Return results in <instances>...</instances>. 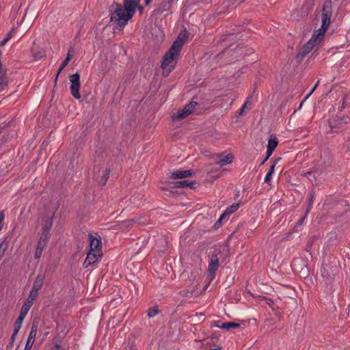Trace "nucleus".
I'll return each instance as SVG.
<instances>
[{
    "label": "nucleus",
    "mask_w": 350,
    "mask_h": 350,
    "mask_svg": "<svg viewBox=\"0 0 350 350\" xmlns=\"http://www.w3.org/2000/svg\"><path fill=\"white\" fill-rule=\"evenodd\" d=\"M301 176H306L313 183L316 184L317 181V176L315 175V172L314 170H310L307 172H305L304 174H302Z\"/></svg>",
    "instance_id": "29"
},
{
    "label": "nucleus",
    "mask_w": 350,
    "mask_h": 350,
    "mask_svg": "<svg viewBox=\"0 0 350 350\" xmlns=\"http://www.w3.org/2000/svg\"><path fill=\"white\" fill-rule=\"evenodd\" d=\"M18 331H16V330H14L13 334H12V336H11V338H10V340H11V342H12H12H14V340H15V338H16V335H17V334H18Z\"/></svg>",
    "instance_id": "48"
},
{
    "label": "nucleus",
    "mask_w": 350,
    "mask_h": 350,
    "mask_svg": "<svg viewBox=\"0 0 350 350\" xmlns=\"http://www.w3.org/2000/svg\"><path fill=\"white\" fill-rule=\"evenodd\" d=\"M172 188H186L190 187L195 189L197 185L196 181H190L188 180H178L171 183Z\"/></svg>",
    "instance_id": "13"
},
{
    "label": "nucleus",
    "mask_w": 350,
    "mask_h": 350,
    "mask_svg": "<svg viewBox=\"0 0 350 350\" xmlns=\"http://www.w3.org/2000/svg\"><path fill=\"white\" fill-rule=\"evenodd\" d=\"M331 17L332 15H329L327 14H321V21L323 24V29H328L330 23H331Z\"/></svg>",
    "instance_id": "23"
},
{
    "label": "nucleus",
    "mask_w": 350,
    "mask_h": 350,
    "mask_svg": "<svg viewBox=\"0 0 350 350\" xmlns=\"http://www.w3.org/2000/svg\"><path fill=\"white\" fill-rule=\"evenodd\" d=\"M225 219H221V215L220 216L219 219L215 223L213 228L216 230L218 229L221 226V222Z\"/></svg>",
    "instance_id": "39"
},
{
    "label": "nucleus",
    "mask_w": 350,
    "mask_h": 350,
    "mask_svg": "<svg viewBox=\"0 0 350 350\" xmlns=\"http://www.w3.org/2000/svg\"><path fill=\"white\" fill-rule=\"evenodd\" d=\"M140 0H123V4L113 1L109 6L110 21L117 23L120 27H124L133 18L136 7Z\"/></svg>",
    "instance_id": "1"
},
{
    "label": "nucleus",
    "mask_w": 350,
    "mask_h": 350,
    "mask_svg": "<svg viewBox=\"0 0 350 350\" xmlns=\"http://www.w3.org/2000/svg\"><path fill=\"white\" fill-rule=\"evenodd\" d=\"M327 30V29H325H325H323V24H322L321 28L319 29L318 30L315 31L314 32V33L312 34V37L314 38V39L319 42L320 40L323 38V37L325 35Z\"/></svg>",
    "instance_id": "20"
},
{
    "label": "nucleus",
    "mask_w": 350,
    "mask_h": 350,
    "mask_svg": "<svg viewBox=\"0 0 350 350\" xmlns=\"http://www.w3.org/2000/svg\"><path fill=\"white\" fill-rule=\"evenodd\" d=\"M15 31V28H12L5 38L0 42V47L3 46L12 37V33Z\"/></svg>",
    "instance_id": "32"
},
{
    "label": "nucleus",
    "mask_w": 350,
    "mask_h": 350,
    "mask_svg": "<svg viewBox=\"0 0 350 350\" xmlns=\"http://www.w3.org/2000/svg\"><path fill=\"white\" fill-rule=\"evenodd\" d=\"M347 95H343L342 96V106H341V108H340V111H342L345 107V103H346V101H347Z\"/></svg>",
    "instance_id": "44"
},
{
    "label": "nucleus",
    "mask_w": 350,
    "mask_h": 350,
    "mask_svg": "<svg viewBox=\"0 0 350 350\" xmlns=\"http://www.w3.org/2000/svg\"><path fill=\"white\" fill-rule=\"evenodd\" d=\"M110 174V170L109 169H105L101 178L99 180V184L101 187L105 186L107 183L108 178L109 177Z\"/></svg>",
    "instance_id": "28"
},
{
    "label": "nucleus",
    "mask_w": 350,
    "mask_h": 350,
    "mask_svg": "<svg viewBox=\"0 0 350 350\" xmlns=\"http://www.w3.org/2000/svg\"><path fill=\"white\" fill-rule=\"evenodd\" d=\"M103 254L100 252H92L89 250L87 254V257L83 263V267L87 268L90 266L94 265L102 257Z\"/></svg>",
    "instance_id": "8"
},
{
    "label": "nucleus",
    "mask_w": 350,
    "mask_h": 350,
    "mask_svg": "<svg viewBox=\"0 0 350 350\" xmlns=\"http://www.w3.org/2000/svg\"><path fill=\"white\" fill-rule=\"evenodd\" d=\"M38 292L36 291H33V290H31L30 291V293L27 299V301H29V303L31 304H33V301L34 300L36 299V297H38Z\"/></svg>",
    "instance_id": "33"
},
{
    "label": "nucleus",
    "mask_w": 350,
    "mask_h": 350,
    "mask_svg": "<svg viewBox=\"0 0 350 350\" xmlns=\"http://www.w3.org/2000/svg\"><path fill=\"white\" fill-rule=\"evenodd\" d=\"M306 215H307V213H306L305 215H304V216H303L302 217H301V218L298 220V221H297V224H296V226H301V225L303 224L304 221L305 220V219H306Z\"/></svg>",
    "instance_id": "43"
},
{
    "label": "nucleus",
    "mask_w": 350,
    "mask_h": 350,
    "mask_svg": "<svg viewBox=\"0 0 350 350\" xmlns=\"http://www.w3.org/2000/svg\"><path fill=\"white\" fill-rule=\"evenodd\" d=\"M9 240L8 237H5L4 240L0 243V248L6 251L8 247Z\"/></svg>",
    "instance_id": "37"
},
{
    "label": "nucleus",
    "mask_w": 350,
    "mask_h": 350,
    "mask_svg": "<svg viewBox=\"0 0 350 350\" xmlns=\"http://www.w3.org/2000/svg\"><path fill=\"white\" fill-rule=\"evenodd\" d=\"M324 163L325 164L326 166L330 165L332 163V159L329 157L327 161H324Z\"/></svg>",
    "instance_id": "56"
},
{
    "label": "nucleus",
    "mask_w": 350,
    "mask_h": 350,
    "mask_svg": "<svg viewBox=\"0 0 350 350\" xmlns=\"http://www.w3.org/2000/svg\"><path fill=\"white\" fill-rule=\"evenodd\" d=\"M72 53H73V50L72 48H70L68 50V52L67 53L66 59L63 61V62L62 63L61 66H59V68L57 72V74H56V76H55V78L54 80V87H55L57 85V79H58V77H59V74L64 70V68L68 65V64L69 63L70 59L72 58V57H73Z\"/></svg>",
    "instance_id": "12"
},
{
    "label": "nucleus",
    "mask_w": 350,
    "mask_h": 350,
    "mask_svg": "<svg viewBox=\"0 0 350 350\" xmlns=\"http://www.w3.org/2000/svg\"><path fill=\"white\" fill-rule=\"evenodd\" d=\"M3 224H1L0 223V231L1 230V229L3 228Z\"/></svg>",
    "instance_id": "62"
},
{
    "label": "nucleus",
    "mask_w": 350,
    "mask_h": 350,
    "mask_svg": "<svg viewBox=\"0 0 350 350\" xmlns=\"http://www.w3.org/2000/svg\"><path fill=\"white\" fill-rule=\"evenodd\" d=\"M278 144V138L275 135H271L268 140L267 147L275 150Z\"/></svg>",
    "instance_id": "24"
},
{
    "label": "nucleus",
    "mask_w": 350,
    "mask_h": 350,
    "mask_svg": "<svg viewBox=\"0 0 350 350\" xmlns=\"http://www.w3.org/2000/svg\"><path fill=\"white\" fill-rule=\"evenodd\" d=\"M70 84V93L72 96L76 99L81 98L80 94V88H81V82H80V75L78 72L71 75L69 77Z\"/></svg>",
    "instance_id": "5"
},
{
    "label": "nucleus",
    "mask_w": 350,
    "mask_h": 350,
    "mask_svg": "<svg viewBox=\"0 0 350 350\" xmlns=\"http://www.w3.org/2000/svg\"><path fill=\"white\" fill-rule=\"evenodd\" d=\"M234 34V33H227L226 35H223L222 41H225V40H228V37H229L230 36H233Z\"/></svg>",
    "instance_id": "51"
},
{
    "label": "nucleus",
    "mask_w": 350,
    "mask_h": 350,
    "mask_svg": "<svg viewBox=\"0 0 350 350\" xmlns=\"http://www.w3.org/2000/svg\"><path fill=\"white\" fill-rule=\"evenodd\" d=\"M32 305V303L30 304L29 301H25L22 306L20 314L25 317Z\"/></svg>",
    "instance_id": "26"
},
{
    "label": "nucleus",
    "mask_w": 350,
    "mask_h": 350,
    "mask_svg": "<svg viewBox=\"0 0 350 350\" xmlns=\"http://www.w3.org/2000/svg\"><path fill=\"white\" fill-rule=\"evenodd\" d=\"M180 53V51L175 49L173 50L172 46L166 52L161 66L163 70V74L164 76H167L175 68Z\"/></svg>",
    "instance_id": "2"
},
{
    "label": "nucleus",
    "mask_w": 350,
    "mask_h": 350,
    "mask_svg": "<svg viewBox=\"0 0 350 350\" xmlns=\"http://www.w3.org/2000/svg\"><path fill=\"white\" fill-rule=\"evenodd\" d=\"M5 217V215L3 213V211L0 212V223L3 224V219Z\"/></svg>",
    "instance_id": "54"
},
{
    "label": "nucleus",
    "mask_w": 350,
    "mask_h": 350,
    "mask_svg": "<svg viewBox=\"0 0 350 350\" xmlns=\"http://www.w3.org/2000/svg\"><path fill=\"white\" fill-rule=\"evenodd\" d=\"M5 217V215L3 213V211L0 212V223L3 224V219Z\"/></svg>",
    "instance_id": "53"
},
{
    "label": "nucleus",
    "mask_w": 350,
    "mask_h": 350,
    "mask_svg": "<svg viewBox=\"0 0 350 350\" xmlns=\"http://www.w3.org/2000/svg\"><path fill=\"white\" fill-rule=\"evenodd\" d=\"M322 14L332 15V3L331 0H326L322 8Z\"/></svg>",
    "instance_id": "19"
},
{
    "label": "nucleus",
    "mask_w": 350,
    "mask_h": 350,
    "mask_svg": "<svg viewBox=\"0 0 350 350\" xmlns=\"http://www.w3.org/2000/svg\"><path fill=\"white\" fill-rule=\"evenodd\" d=\"M321 275L324 278H332L336 274V269H333V267L330 264H325L321 269Z\"/></svg>",
    "instance_id": "15"
},
{
    "label": "nucleus",
    "mask_w": 350,
    "mask_h": 350,
    "mask_svg": "<svg viewBox=\"0 0 350 350\" xmlns=\"http://www.w3.org/2000/svg\"><path fill=\"white\" fill-rule=\"evenodd\" d=\"M53 217L50 216L43 220L42 232L38 239L37 244L45 247L51 238V230L53 226Z\"/></svg>",
    "instance_id": "3"
},
{
    "label": "nucleus",
    "mask_w": 350,
    "mask_h": 350,
    "mask_svg": "<svg viewBox=\"0 0 350 350\" xmlns=\"http://www.w3.org/2000/svg\"><path fill=\"white\" fill-rule=\"evenodd\" d=\"M221 254V251L218 249L214 250L209 255L210 261L208 263V272L211 275H214L215 271L219 267V258L218 255Z\"/></svg>",
    "instance_id": "6"
},
{
    "label": "nucleus",
    "mask_w": 350,
    "mask_h": 350,
    "mask_svg": "<svg viewBox=\"0 0 350 350\" xmlns=\"http://www.w3.org/2000/svg\"><path fill=\"white\" fill-rule=\"evenodd\" d=\"M195 174L193 170H176L171 172L170 178L171 179H183L187 177H191Z\"/></svg>",
    "instance_id": "11"
},
{
    "label": "nucleus",
    "mask_w": 350,
    "mask_h": 350,
    "mask_svg": "<svg viewBox=\"0 0 350 350\" xmlns=\"http://www.w3.org/2000/svg\"><path fill=\"white\" fill-rule=\"evenodd\" d=\"M188 38V31L185 29L182 30L179 34L178 35L177 39L173 42L172 49H174L178 50L180 52L183 45Z\"/></svg>",
    "instance_id": "9"
},
{
    "label": "nucleus",
    "mask_w": 350,
    "mask_h": 350,
    "mask_svg": "<svg viewBox=\"0 0 350 350\" xmlns=\"http://www.w3.org/2000/svg\"><path fill=\"white\" fill-rule=\"evenodd\" d=\"M145 218L144 217H139L137 219H133V221H135L136 222H137L138 224H144L146 222V219H144Z\"/></svg>",
    "instance_id": "42"
},
{
    "label": "nucleus",
    "mask_w": 350,
    "mask_h": 350,
    "mask_svg": "<svg viewBox=\"0 0 350 350\" xmlns=\"http://www.w3.org/2000/svg\"><path fill=\"white\" fill-rule=\"evenodd\" d=\"M267 160H265V158L264 159H262V161H261V163H260V165H264V163L267 161Z\"/></svg>",
    "instance_id": "59"
},
{
    "label": "nucleus",
    "mask_w": 350,
    "mask_h": 350,
    "mask_svg": "<svg viewBox=\"0 0 350 350\" xmlns=\"http://www.w3.org/2000/svg\"><path fill=\"white\" fill-rule=\"evenodd\" d=\"M204 316V314L200 313V317H202Z\"/></svg>",
    "instance_id": "64"
},
{
    "label": "nucleus",
    "mask_w": 350,
    "mask_h": 350,
    "mask_svg": "<svg viewBox=\"0 0 350 350\" xmlns=\"http://www.w3.org/2000/svg\"><path fill=\"white\" fill-rule=\"evenodd\" d=\"M172 3H169L168 0L163 1V2L160 4V8H159L160 12L162 13V12H163L164 11H166V10H167L168 9H170V5H171Z\"/></svg>",
    "instance_id": "35"
},
{
    "label": "nucleus",
    "mask_w": 350,
    "mask_h": 350,
    "mask_svg": "<svg viewBox=\"0 0 350 350\" xmlns=\"http://www.w3.org/2000/svg\"><path fill=\"white\" fill-rule=\"evenodd\" d=\"M273 151L274 150L267 147L265 160H268V159L271 156Z\"/></svg>",
    "instance_id": "40"
},
{
    "label": "nucleus",
    "mask_w": 350,
    "mask_h": 350,
    "mask_svg": "<svg viewBox=\"0 0 350 350\" xmlns=\"http://www.w3.org/2000/svg\"><path fill=\"white\" fill-rule=\"evenodd\" d=\"M38 323H39V319H34L33 320V322H32V324H31V330H30L29 336H28L27 340V342H29V343L33 344V342H34V340H35V338L36 336V333H37V330H38Z\"/></svg>",
    "instance_id": "16"
},
{
    "label": "nucleus",
    "mask_w": 350,
    "mask_h": 350,
    "mask_svg": "<svg viewBox=\"0 0 350 350\" xmlns=\"http://www.w3.org/2000/svg\"><path fill=\"white\" fill-rule=\"evenodd\" d=\"M319 42L311 37V38L302 46V49L309 53Z\"/></svg>",
    "instance_id": "18"
},
{
    "label": "nucleus",
    "mask_w": 350,
    "mask_h": 350,
    "mask_svg": "<svg viewBox=\"0 0 350 350\" xmlns=\"http://www.w3.org/2000/svg\"><path fill=\"white\" fill-rule=\"evenodd\" d=\"M198 104L196 102L191 101L189 104L185 105V107L183 109L178 110L176 113H174L172 116V120L174 122L180 121L185 118H187L189 114H191L195 107Z\"/></svg>",
    "instance_id": "4"
},
{
    "label": "nucleus",
    "mask_w": 350,
    "mask_h": 350,
    "mask_svg": "<svg viewBox=\"0 0 350 350\" xmlns=\"http://www.w3.org/2000/svg\"><path fill=\"white\" fill-rule=\"evenodd\" d=\"M90 250L92 252H100L102 248L101 238L100 236L96 237L92 234H89Z\"/></svg>",
    "instance_id": "10"
},
{
    "label": "nucleus",
    "mask_w": 350,
    "mask_h": 350,
    "mask_svg": "<svg viewBox=\"0 0 350 350\" xmlns=\"http://www.w3.org/2000/svg\"><path fill=\"white\" fill-rule=\"evenodd\" d=\"M43 277L41 275H38L33 283L32 290L36 291L38 292V291L41 288L42 284H43Z\"/></svg>",
    "instance_id": "21"
},
{
    "label": "nucleus",
    "mask_w": 350,
    "mask_h": 350,
    "mask_svg": "<svg viewBox=\"0 0 350 350\" xmlns=\"http://www.w3.org/2000/svg\"><path fill=\"white\" fill-rule=\"evenodd\" d=\"M250 96H249L246 101L244 103L242 107H243V108H246L247 107L248 105H252V103L250 101Z\"/></svg>",
    "instance_id": "50"
},
{
    "label": "nucleus",
    "mask_w": 350,
    "mask_h": 350,
    "mask_svg": "<svg viewBox=\"0 0 350 350\" xmlns=\"http://www.w3.org/2000/svg\"><path fill=\"white\" fill-rule=\"evenodd\" d=\"M349 118L347 116L338 117L336 116L329 123V131L327 133H338L340 129L339 125L348 122Z\"/></svg>",
    "instance_id": "7"
},
{
    "label": "nucleus",
    "mask_w": 350,
    "mask_h": 350,
    "mask_svg": "<svg viewBox=\"0 0 350 350\" xmlns=\"http://www.w3.org/2000/svg\"><path fill=\"white\" fill-rule=\"evenodd\" d=\"M239 207V203H234L231 206H228L226 210L221 214V219L228 218L231 214L234 213Z\"/></svg>",
    "instance_id": "17"
},
{
    "label": "nucleus",
    "mask_w": 350,
    "mask_h": 350,
    "mask_svg": "<svg viewBox=\"0 0 350 350\" xmlns=\"http://www.w3.org/2000/svg\"><path fill=\"white\" fill-rule=\"evenodd\" d=\"M32 346H33V344L29 343V342H26L24 350H31L32 348Z\"/></svg>",
    "instance_id": "49"
},
{
    "label": "nucleus",
    "mask_w": 350,
    "mask_h": 350,
    "mask_svg": "<svg viewBox=\"0 0 350 350\" xmlns=\"http://www.w3.org/2000/svg\"><path fill=\"white\" fill-rule=\"evenodd\" d=\"M144 1L146 5H148L152 1V0H144Z\"/></svg>",
    "instance_id": "61"
},
{
    "label": "nucleus",
    "mask_w": 350,
    "mask_h": 350,
    "mask_svg": "<svg viewBox=\"0 0 350 350\" xmlns=\"http://www.w3.org/2000/svg\"><path fill=\"white\" fill-rule=\"evenodd\" d=\"M314 196V193H310V195L309 204H308V208H307V209L306 211V213H308L310 211V208H311L312 204L313 203Z\"/></svg>",
    "instance_id": "38"
},
{
    "label": "nucleus",
    "mask_w": 350,
    "mask_h": 350,
    "mask_svg": "<svg viewBox=\"0 0 350 350\" xmlns=\"http://www.w3.org/2000/svg\"><path fill=\"white\" fill-rule=\"evenodd\" d=\"M240 327V324L235 322H226L221 325L220 328L223 329L229 330L233 328H238Z\"/></svg>",
    "instance_id": "25"
},
{
    "label": "nucleus",
    "mask_w": 350,
    "mask_h": 350,
    "mask_svg": "<svg viewBox=\"0 0 350 350\" xmlns=\"http://www.w3.org/2000/svg\"><path fill=\"white\" fill-rule=\"evenodd\" d=\"M5 251L0 248V260L3 257Z\"/></svg>",
    "instance_id": "57"
},
{
    "label": "nucleus",
    "mask_w": 350,
    "mask_h": 350,
    "mask_svg": "<svg viewBox=\"0 0 350 350\" xmlns=\"http://www.w3.org/2000/svg\"><path fill=\"white\" fill-rule=\"evenodd\" d=\"M276 161H274L273 163V164L271 165L268 172L267 173L266 176H265V182L268 183L271 179V176L273 175V174L274 173V171H275V165H276Z\"/></svg>",
    "instance_id": "27"
},
{
    "label": "nucleus",
    "mask_w": 350,
    "mask_h": 350,
    "mask_svg": "<svg viewBox=\"0 0 350 350\" xmlns=\"http://www.w3.org/2000/svg\"><path fill=\"white\" fill-rule=\"evenodd\" d=\"M234 157L231 154H228L223 157L219 161L218 163L220 166H224L227 164L231 163L233 161Z\"/></svg>",
    "instance_id": "22"
},
{
    "label": "nucleus",
    "mask_w": 350,
    "mask_h": 350,
    "mask_svg": "<svg viewBox=\"0 0 350 350\" xmlns=\"http://www.w3.org/2000/svg\"><path fill=\"white\" fill-rule=\"evenodd\" d=\"M54 349L56 350H64V349L61 348V341L56 342L54 345Z\"/></svg>",
    "instance_id": "46"
},
{
    "label": "nucleus",
    "mask_w": 350,
    "mask_h": 350,
    "mask_svg": "<svg viewBox=\"0 0 350 350\" xmlns=\"http://www.w3.org/2000/svg\"><path fill=\"white\" fill-rule=\"evenodd\" d=\"M138 10L140 14H142L144 12V8L138 3L137 7H136V10Z\"/></svg>",
    "instance_id": "52"
},
{
    "label": "nucleus",
    "mask_w": 350,
    "mask_h": 350,
    "mask_svg": "<svg viewBox=\"0 0 350 350\" xmlns=\"http://www.w3.org/2000/svg\"><path fill=\"white\" fill-rule=\"evenodd\" d=\"M319 83V81H318L317 82V83L315 84V85L313 87L312 90H311V92L306 96L305 99H307L313 92L314 91L316 90V88H317L318 85Z\"/></svg>",
    "instance_id": "45"
},
{
    "label": "nucleus",
    "mask_w": 350,
    "mask_h": 350,
    "mask_svg": "<svg viewBox=\"0 0 350 350\" xmlns=\"http://www.w3.org/2000/svg\"><path fill=\"white\" fill-rule=\"evenodd\" d=\"M169 3H173L174 0H168Z\"/></svg>",
    "instance_id": "63"
},
{
    "label": "nucleus",
    "mask_w": 350,
    "mask_h": 350,
    "mask_svg": "<svg viewBox=\"0 0 350 350\" xmlns=\"http://www.w3.org/2000/svg\"><path fill=\"white\" fill-rule=\"evenodd\" d=\"M159 313V309L157 306L150 308L148 310V316L150 318L154 317Z\"/></svg>",
    "instance_id": "36"
},
{
    "label": "nucleus",
    "mask_w": 350,
    "mask_h": 350,
    "mask_svg": "<svg viewBox=\"0 0 350 350\" xmlns=\"http://www.w3.org/2000/svg\"><path fill=\"white\" fill-rule=\"evenodd\" d=\"M273 151L274 150L267 147L265 160H268V159L271 156Z\"/></svg>",
    "instance_id": "41"
},
{
    "label": "nucleus",
    "mask_w": 350,
    "mask_h": 350,
    "mask_svg": "<svg viewBox=\"0 0 350 350\" xmlns=\"http://www.w3.org/2000/svg\"><path fill=\"white\" fill-rule=\"evenodd\" d=\"M221 347L219 346V347H217V348L211 349L210 350H221Z\"/></svg>",
    "instance_id": "60"
},
{
    "label": "nucleus",
    "mask_w": 350,
    "mask_h": 350,
    "mask_svg": "<svg viewBox=\"0 0 350 350\" xmlns=\"http://www.w3.org/2000/svg\"><path fill=\"white\" fill-rule=\"evenodd\" d=\"M25 318V317L24 316L19 314V316L16 319V322L14 323V330H16V331L19 332V330L21 327V325H22Z\"/></svg>",
    "instance_id": "31"
},
{
    "label": "nucleus",
    "mask_w": 350,
    "mask_h": 350,
    "mask_svg": "<svg viewBox=\"0 0 350 350\" xmlns=\"http://www.w3.org/2000/svg\"><path fill=\"white\" fill-rule=\"evenodd\" d=\"M308 54V53H306L305 51L301 49L300 51L297 54L295 58V60L296 61L297 64H299Z\"/></svg>",
    "instance_id": "30"
},
{
    "label": "nucleus",
    "mask_w": 350,
    "mask_h": 350,
    "mask_svg": "<svg viewBox=\"0 0 350 350\" xmlns=\"http://www.w3.org/2000/svg\"><path fill=\"white\" fill-rule=\"evenodd\" d=\"M31 51L35 60L40 59V58L45 56V51L35 41L33 42Z\"/></svg>",
    "instance_id": "14"
},
{
    "label": "nucleus",
    "mask_w": 350,
    "mask_h": 350,
    "mask_svg": "<svg viewBox=\"0 0 350 350\" xmlns=\"http://www.w3.org/2000/svg\"><path fill=\"white\" fill-rule=\"evenodd\" d=\"M260 297H261V296H260ZM262 298L266 301V303L271 306V304L273 303V300L271 299V298H269V297H262Z\"/></svg>",
    "instance_id": "47"
},
{
    "label": "nucleus",
    "mask_w": 350,
    "mask_h": 350,
    "mask_svg": "<svg viewBox=\"0 0 350 350\" xmlns=\"http://www.w3.org/2000/svg\"><path fill=\"white\" fill-rule=\"evenodd\" d=\"M220 321H214L212 323L211 326L217 327L220 328L221 325H219Z\"/></svg>",
    "instance_id": "55"
},
{
    "label": "nucleus",
    "mask_w": 350,
    "mask_h": 350,
    "mask_svg": "<svg viewBox=\"0 0 350 350\" xmlns=\"http://www.w3.org/2000/svg\"><path fill=\"white\" fill-rule=\"evenodd\" d=\"M245 108H243V107H242L239 109V112H238V113H239V115L242 116V115L243 114V113H244V110H245Z\"/></svg>",
    "instance_id": "58"
},
{
    "label": "nucleus",
    "mask_w": 350,
    "mask_h": 350,
    "mask_svg": "<svg viewBox=\"0 0 350 350\" xmlns=\"http://www.w3.org/2000/svg\"><path fill=\"white\" fill-rule=\"evenodd\" d=\"M44 248V246L37 244L36 252L34 254L35 259H39L41 257Z\"/></svg>",
    "instance_id": "34"
}]
</instances>
